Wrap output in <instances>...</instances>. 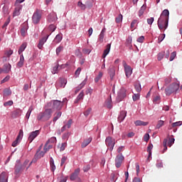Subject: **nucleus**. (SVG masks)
<instances>
[{
    "instance_id": "de8ad7c7",
    "label": "nucleus",
    "mask_w": 182,
    "mask_h": 182,
    "mask_svg": "<svg viewBox=\"0 0 182 182\" xmlns=\"http://www.w3.org/2000/svg\"><path fill=\"white\" fill-rule=\"evenodd\" d=\"M174 142H175L174 138H169L168 141V146L169 147L172 146V145L174 144Z\"/></svg>"
},
{
    "instance_id": "f704fd0d",
    "label": "nucleus",
    "mask_w": 182,
    "mask_h": 182,
    "mask_svg": "<svg viewBox=\"0 0 182 182\" xmlns=\"http://www.w3.org/2000/svg\"><path fill=\"white\" fill-rule=\"evenodd\" d=\"M33 107H32V106L29 107L28 110V112L26 114V118L27 119H28L30 118V116H31V112H33Z\"/></svg>"
},
{
    "instance_id": "423d86ee",
    "label": "nucleus",
    "mask_w": 182,
    "mask_h": 182,
    "mask_svg": "<svg viewBox=\"0 0 182 182\" xmlns=\"http://www.w3.org/2000/svg\"><path fill=\"white\" fill-rule=\"evenodd\" d=\"M105 144L109 147L110 151H112L114 149L115 144H116L115 139H112L111 136H107L105 140Z\"/></svg>"
},
{
    "instance_id": "a211bd4d",
    "label": "nucleus",
    "mask_w": 182,
    "mask_h": 182,
    "mask_svg": "<svg viewBox=\"0 0 182 182\" xmlns=\"http://www.w3.org/2000/svg\"><path fill=\"white\" fill-rule=\"evenodd\" d=\"M22 114V110L20 109H16L14 112H11V117L17 118L19 117Z\"/></svg>"
},
{
    "instance_id": "6ab92c4d",
    "label": "nucleus",
    "mask_w": 182,
    "mask_h": 182,
    "mask_svg": "<svg viewBox=\"0 0 182 182\" xmlns=\"http://www.w3.org/2000/svg\"><path fill=\"white\" fill-rule=\"evenodd\" d=\"M24 61H25L24 56L23 54H21L20 55L18 63H17V68H21L24 65Z\"/></svg>"
},
{
    "instance_id": "338daca9",
    "label": "nucleus",
    "mask_w": 182,
    "mask_h": 182,
    "mask_svg": "<svg viewBox=\"0 0 182 182\" xmlns=\"http://www.w3.org/2000/svg\"><path fill=\"white\" fill-rule=\"evenodd\" d=\"M13 105H14L13 101H7V102H4V104L5 107L12 106Z\"/></svg>"
},
{
    "instance_id": "20e7f679",
    "label": "nucleus",
    "mask_w": 182,
    "mask_h": 182,
    "mask_svg": "<svg viewBox=\"0 0 182 182\" xmlns=\"http://www.w3.org/2000/svg\"><path fill=\"white\" fill-rule=\"evenodd\" d=\"M169 20L159 18L157 21L158 28L160 31H166L168 26Z\"/></svg>"
},
{
    "instance_id": "9d476101",
    "label": "nucleus",
    "mask_w": 182,
    "mask_h": 182,
    "mask_svg": "<svg viewBox=\"0 0 182 182\" xmlns=\"http://www.w3.org/2000/svg\"><path fill=\"white\" fill-rule=\"evenodd\" d=\"M23 136V130H20L18 132V136H17V139H16V140L13 141V144H11V146H13V147H16L22 139Z\"/></svg>"
},
{
    "instance_id": "c756f323",
    "label": "nucleus",
    "mask_w": 182,
    "mask_h": 182,
    "mask_svg": "<svg viewBox=\"0 0 182 182\" xmlns=\"http://www.w3.org/2000/svg\"><path fill=\"white\" fill-rule=\"evenodd\" d=\"M83 97H85V94L83 92V91H81L80 93L79 94V95H77L75 101H74V103H77L79 102V101H80L81 100H83Z\"/></svg>"
},
{
    "instance_id": "37998d69",
    "label": "nucleus",
    "mask_w": 182,
    "mask_h": 182,
    "mask_svg": "<svg viewBox=\"0 0 182 182\" xmlns=\"http://www.w3.org/2000/svg\"><path fill=\"white\" fill-rule=\"evenodd\" d=\"M164 125V122L162 120H159L157 122V124L156 126V129H160L161 127Z\"/></svg>"
},
{
    "instance_id": "ea45409f",
    "label": "nucleus",
    "mask_w": 182,
    "mask_h": 182,
    "mask_svg": "<svg viewBox=\"0 0 182 182\" xmlns=\"http://www.w3.org/2000/svg\"><path fill=\"white\" fill-rule=\"evenodd\" d=\"M164 55H165V52H161L158 53V55H157L158 61H161L164 58Z\"/></svg>"
},
{
    "instance_id": "5fc2aeb1",
    "label": "nucleus",
    "mask_w": 182,
    "mask_h": 182,
    "mask_svg": "<svg viewBox=\"0 0 182 182\" xmlns=\"http://www.w3.org/2000/svg\"><path fill=\"white\" fill-rule=\"evenodd\" d=\"M166 38V34H161L158 38L159 43H161Z\"/></svg>"
},
{
    "instance_id": "4468645a",
    "label": "nucleus",
    "mask_w": 182,
    "mask_h": 182,
    "mask_svg": "<svg viewBox=\"0 0 182 182\" xmlns=\"http://www.w3.org/2000/svg\"><path fill=\"white\" fill-rule=\"evenodd\" d=\"M79 173H80V169L77 168L75 170L74 173H73L70 177V180L71 181H75L77 176H79Z\"/></svg>"
},
{
    "instance_id": "e433bc0d",
    "label": "nucleus",
    "mask_w": 182,
    "mask_h": 182,
    "mask_svg": "<svg viewBox=\"0 0 182 182\" xmlns=\"http://www.w3.org/2000/svg\"><path fill=\"white\" fill-rule=\"evenodd\" d=\"M59 67H60L59 65H56L55 66H54V67L53 68V70H52V74H53V75H55V74H58V73Z\"/></svg>"
},
{
    "instance_id": "4c0bfd02",
    "label": "nucleus",
    "mask_w": 182,
    "mask_h": 182,
    "mask_svg": "<svg viewBox=\"0 0 182 182\" xmlns=\"http://www.w3.org/2000/svg\"><path fill=\"white\" fill-rule=\"evenodd\" d=\"M134 87L138 93H139L141 91V84L139 82L135 83Z\"/></svg>"
},
{
    "instance_id": "dca6fc26",
    "label": "nucleus",
    "mask_w": 182,
    "mask_h": 182,
    "mask_svg": "<svg viewBox=\"0 0 182 182\" xmlns=\"http://www.w3.org/2000/svg\"><path fill=\"white\" fill-rule=\"evenodd\" d=\"M111 50V43H108L106 46V48L103 52V55H102V58L105 59L106 58V56L109 53Z\"/></svg>"
},
{
    "instance_id": "864d4df0",
    "label": "nucleus",
    "mask_w": 182,
    "mask_h": 182,
    "mask_svg": "<svg viewBox=\"0 0 182 182\" xmlns=\"http://www.w3.org/2000/svg\"><path fill=\"white\" fill-rule=\"evenodd\" d=\"M49 31H50L51 32H55V29H56V26L54 25V24H50L49 26V28H48Z\"/></svg>"
},
{
    "instance_id": "473e14b6",
    "label": "nucleus",
    "mask_w": 182,
    "mask_h": 182,
    "mask_svg": "<svg viewBox=\"0 0 182 182\" xmlns=\"http://www.w3.org/2000/svg\"><path fill=\"white\" fill-rule=\"evenodd\" d=\"M12 91L9 88H5L4 90V95L5 97H8L11 95Z\"/></svg>"
},
{
    "instance_id": "c03bdc74",
    "label": "nucleus",
    "mask_w": 182,
    "mask_h": 182,
    "mask_svg": "<svg viewBox=\"0 0 182 182\" xmlns=\"http://www.w3.org/2000/svg\"><path fill=\"white\" fill-rule=\"evenodd\" d=\"M13 53L14 51L12 50H6L5 55L9 58L13 55Z\"/></svg>"
},
{
    "instance_id": "6e6552de",
    "label": "nucleus",
    "mask_w": 182,
    "mask_h": 182,
    "mask_svg": "<svg viewBox=\"0 0 182 182\" xmlns=\"http://www.w3.org/2000/svg\"><path fill=\"white\" fill-rule=\"evenodd\" d=\"M123 66L124 68L125 75L127 77L129 78L132 74V68L130 67V65H127L124 60L123 61Z\"/></svg>"
},
{
    "instance_id": "49530a36",
    "label": "nucleus",
    "mask_w": 182,
    "mask_h": 182,
    "mask_svg": "<svg viewBox=\"0 0 182 182\" xmlns=\"http://www.w3.org/2000/svg\"><path fill=\"white\" fill-rule=\"evenodd\" d=\"M103 74L102 72H100L98 75L95 78V82L97 83L102 78Z\"/></svg>"
},
{
    "instance_id": "3c124183",
    "label": "nucleus",
    "mask_w": 182,
    "mask_h": 182,
    "mask_svg": "<svg viewBox=\"0 0 182 182\" xmlns=\"http://www.w3.org/2000/svg\"><path fill=\"white\" fill-rule=\"evenodd\" d=\"M21 170V165H16L15 171L16 174H18Z\"/></svg>"
},
{
    "instance_id": "c9c22d12",
    "label": "nucleus",
    "mask_w": 182,
    "mask_h": 182,
    "mask_svg": "<svg viewBox=\"0 0 182 182\" xmlns=\"http://www.w3.org/2000/svg\"><path fill=\"white\" fill-rule=\"evenodd\" d=\"M134 124H136V126H146L149 123L138 120L135 122Z\"/></svg>"
},
{
    "instance_id": "a878e982",
    "label": "nucleus",
    "mask_w": 182,
    "mask_h": 182,
    "mask_svg": "<svg viewBox=\"0 0 182 182\" xmlns=\"http://www.w3.org/2000/svg\"><path fill=\"white\" fill-rule=\"evenodd\" d=\"M27 26H23L20 30V33L23 36V38H25L27 35Z\"/></svg>"
},
{
    "instance_id": "774afa93",
    "label": "nucleus",
    "mask_w": 182,
    "mask_h": 182,
    "mask_svg": "<svg viewBox=\"0 0 182 182\" xmlns=\"http://www.w3.org/2000/svg\"><path fill=\"white\" fill-rule=\"evenodd\" d=\"M92 109L89 108L87 109L85 112H84V115L87 117L91 112Z\"/></svg>"
},
{
    "instance_id": "69168bd1",
    "label": "nucleus",
    "mask_w": 182,
    "mask_h": 182,
    "mask_svg": "<svg viewBox=\"0 0 182 182\" xmlns=\"http://www.w3.org/2000/svg\"><path fill=\"white\" fill-rule=\"evenodd\" d=\"M154 21V18L151 17L148 19H146V22H148V24L151 25L153 22Z\"/></svg>"
},
{
    "instance_id": "b1692460",
    "label": "nucleus",
    "mask_w": 182,
    "mask_h": 182,
    "mask_svg": "<svg viewBox=\"0 0 182 182\" xmlns=\"http://www.w3.org/2000/svg\"><path fill=\"white\" fill-rule=\"evenodd\" d=\"M109 75L110 76V79L112 80L114 76L115 75V69L113 66H110L109 69L108 70Z\"/></svg>"
},
{
    "instance_id": "2f4dec72",
    "label": "nucleus",
    "mask_w": 182,
    "mask_h": 182,
    "mask_svg": "<svg viewBox=\"0 0 182 182\" xmlns=\"http://www.w3.org/2000/svg\"><path fill=\"white\" fill-rule=\"evenodd\" d=\"M182 125V122H176L171 124V126L168 127V129H172L174 127H179Z\"/></svg>"
},
{
    "instance_id": "09e8293b",
    "label": "nucleus",
    "mask_w": 182,
    "mask_h": 182,
    "mask_svg": "<svg viewBox=\"0 0 182 182\" xmlns=\"http://www.w3.org/2000/svg\"><path fill=\"white\" fill-rule=\"evenodd\" d=\"M176 57V52L173 51L171 53L170 58H169V61L171 62L173 61Z\"/></svg>"
},
{
    "instance_id": "412c9836",
    "label": "nucleus",
    "mask_w": 182,
    "mask_h": 182,
    "mask_svg": "<svg viewBox=\"0 0 182 182\" xmlns=\"http://www.w3.org/2000/svg\"><path fill=\"white\" fill-rule=\"evenodd\" d=\"M62 112L60 111L55 112V114H53V122H57L62 116Z\"/></svg>"
},
{
    "instance_id": "bb28decb",
    "label": "nucleus",
    "mask_w": 182,
    "mask_h": 182,
    "mask_svg": "<svg viewBox=\"0 0 182 182\" xmlns=\"http://www.w3.org/2000/svg\"><path fill=\"white\" fill-rule=\"evenodd\" d=\"M63 40V34H58L54 38V43L56 44L60 43Z\"/></svg>"
},
{
    "instance_id": "f8f14e48",
    "label": "nucleus",
    "mask_w": 182,
    "mask_h": 182,
    "mask_svg": "<svg viewBox=\"0 0 182 182\" xmlns=\"http://www.w3.org/2000/svg\"><path fill=\"white\" fill-rule=\"evenodd\" d=\"M40 134V131L39 130H36L35 132H33L31 133H30L29 136L28 138V140L29 141V143H31L35 138H36L38 136V135Z\"/></svg>"
},
{
    "instance_id": "2eb2a0df",
    "label": "nucleus",
    "mask_w": 182,
    "mask_h": 182,
    "mask_svg": "<svg viewBox=\"0 0 182 182\" xmlns=\"http://www.w3.org/2000/svg\"><path fill=\"white\" fill-rule=\"evenodd\" d=\"M11 65L10 63H6L3 66V71H4V73L5 74L9 73L11 72Z\"/></svg>"
},
{
    "instance_id": "a19ab883",
    "label": "nucleus",
    "mask_w": 182,
    "mask_h": 182,
    "mask_svg": "<svg viewBox=\"0 0 182 182\" xmlns=\"http://www.w3.org/2000/svg\"><path fill=\"white\" fill-rule=\"evenodd\" d=\"M137 23H138V21H137V20H134V21L132 22L130 28H131V29H132V31H133L134 29H136V24H137Z\"/></svg>"
},
{
    "instance_id": "aec40b11",
    "label": "nucleus",
    "mask_w": 182,
    "mask_h": 182,
    "mask_svg": "<svg viewBox=\"0 0 182 182\" xmlns=\"http://www.w3.org/2000/svg\"><path fill=\"white\" fill-rule=\"evenodd\" d=\"M57 20L58 17L55 14H50L48 16V21H49L50 23L55 22Z\"/></svg>"
},
{
    "instance_id": "ddd939ff",
    "label": "nucleus",
    "mask_w": 182,
    "mask_h": 182,
    "mask_svg": "<svg viewBox=\"0 0 182 182\" xmlns=\"http://www.w3.org/2000/svg\"><path fill=\"white\" fill-rule=\"evenodd\" d=\"M159 18L169 21V11L168 9H164L161 12Z\"/></svg>"
},
{
    "instance_id": "c85d7f7f",
    "label": "nucleus",
    "mask_w": 182,
    "mask_h": 182,
    "mask_svg": "<svg viewBox=\"0 0 182 182\" xmlns=\"http://www.w3.org/2000/svg\"><path fill=\"white\" fill-rule=\"evenodd\" d=\"M50 167L53 173L56 170V166L55 165L54 159L53 158H50Z\"/></svg>"
},
{
    "instance_id": "39448f33",
    "label": "nucleus",
    "mask_w": 182,
    "mask_h": 182,
    "mask_svg": "<svg viewBox=\"0 0 182 182\" xmlns=\"http://www.w3.org/2000/svg\"><path fill=\"white\" fill-rule=\"evenodd\" d=\"M127 90L124 87H122L119 92L118 95L117 97V102H120L127 97Z\"/></svg>"
},
{
    "instance_id": "f257e3e1",
    "label": "nucleus",
    "mask_w": 182,
    "mask_h": 182,
    "mask_svg": "<svg viewBox=\"0 0 182 182\" xmlns=\"http://www.w3.org/2000/svg\"><path fill=\"white\" fill-rule=\"evenodd\" d=\"M44 111L40 112L37 116V119L38 121L47 122L50 120L53 114V110L52 109L48 108L46 105H44Z\"/></svg>"
},
{
    "instance_id": "7ed1b4c3",
    "label": "nucleus",
    "mask_w": 182,
    "mask_h": 182,
    "mask_svg": "<svg viewBox=\"0 0 182 182\" xmlns=\"http://www.w3.org/2000/svg\"><path fill=\"white\" fill-rule=\"evenodd\" d=\"M179 90V85L177 83H172L165 88V94L166 96H170Z\"/></svg>"
},
{
    "instance_id": "79ce46f5",
    "label": "nucleus",
    "mask_w": 182,
    "mask_h": 182,
    "mask_svg": "<svg viewBox=\"0 0 182 182\" xmlns=\"http://www.w3.org/2000/svg\"><path fill=\"white\" fill-rule=\"evenodd\" d=\"M106 106L108 109H112V100L111 98H109L107 101H106Z\"/></svg>"
},
{
    "instance_id": "4be33fe9",
    "label": "nucleus",
    "mask_w": 182,
    "mask_h": 182,
    "mask_svg": "<svg viewBox=\"0 0 182 182\" xmlns=\"http://www.w3.org/2000/svg\"><path fill=\"white\" fill-rule=\"evenodd\" d=\"M127 112L126 111H122L120 112V114H119V116L118 117L119 122H122L124 121V119L127 117Z\"/></svg>"
},
{
    "instance_id": "6e6d98bb",
    "label": "nucleus",
    "mask_w": 182,
    "mask_h": 182,
    "mask_svg": "<svg viewBox=\"0 0 182 182\" xmlns=\"http://www.w3.org/2000/svg\"><path fill=\"white\" fill-rule=\"evenodd\" d=\"M123 16L122 14H119L115 19L117 23H120L122 21Z\"/></svg>"
},
{
    "instance_id": "680f3d73",
    "label": "nucleus",
    "mask_w": 182,
    "mask_h": 182,
    "mask_svg": "<svg viewBox=\"0 0 182 182\" xmlns=\"http://www.w3.org/2000/svg\"><path fill=\"white\" fill-rule=\"evenodd\" d=\"M85 85H86V79L84 80L79 85L78 87H80V89H82L83 87H85Z\"/></svg>"
},
{
    "instance_id": "1a4fd4ad",
    "label": "nucleus",
    "mask_w": 182,
    "mask_h": 182,
    "mask_svg": "<svg viewBox=\"0 0 182 182\" xmlns=\"http://www.w3.org/2000/svg\"><path fill=\"white\" fill-rule=\"evenodd\" d=\"M41 14L39 12L36 11L32 16V22L35 24L38 23L41 19Z\"/></svg>"
},
{
    "instance_id": "0eeeda50",
    "label": "nucleus",
    "mask_w": 182,
    "mask_h": 182,
    "mask_svg": "<svg viewBox=\"0 0 182 182\" xmlns=\"http://www.w3.org/2000/svg\"><path fill=\"white\" fill-rule=\"evenodd\" d=\"M124 160V156L122 155V154H119L116 156L115 166L117 168H119V167H121Z\"/></svg>"
},
{
    "instance_id": "5701e85b",
    "label": "nucleus",
    "mask_w": 182,
    "mask_h": 182,
    "mask_svg": "<svg viewBox=\"0 0 182 182\" xmlns=\"http://www.w3.org/2000/svg\"><path fill=\"white\" fill-rule=\"evenodd\" d=\"M0 182H8V176L6 172H2L1 173Z\"/></svg>"
},
{
    "instance_id": "f3484780",
    "label": "nucleus",
    "mask_w": 182,
    "mask_h": 182,
    "mask_svg": "<svg viewBox=\"0 0 182 182\" xmlns=\"http://www.w3.org/2000/svg\"><path fill=\"white\" fill-rule=\"evenodd\" d=\"M154 148V145L151 143H149V144H148V148L146 149V151H148V159H146V160L150 161V157H151L152 155V152L151 150Z\"/></svg>"
},
{
    "instance_id": "a18cd8bd",
    "label": "nucleus",
    "mask_w": 182,
    "mask_h": 182,
    "mask_svg": "<svg viewBox=\"0 0 182 182\" xmlns=\"http://www.w3.org/2000/svg\"><path fill=\"white\" fill-rule=\"evenodd\" d=\"M145 10H146V6L144 5L141 7V9L139 11V16L140 17L144 14Z\"/></svg>"
},
{
    "instance_id": "052dcab7",
    "label": "nucleus",
    "mask_w": 182,
    "mask_h": 182,
    "mask_svg": "<svg viewBox=\"0 0 182 182\" xmlns=\"http://www.w3.org/2000/svg\"><path fill=\"white\" fill-rule=\"evenodd\" d=\"M67 147V143H63L60 146V151H63Z\"/></svg>"
},
{
    "instance_id": "f03ea898",
    "label": "nucleus",
    "mask_w": 182,
    "mask_h": 182,
    "mask_svg": "<svg viewBox=\"0 0 182 182\" xmlns=\"http://www.w3.org/2000/svg\"><path fill=\"white\" fill-rule=\"evenodd\" d=\"M46 107L51 109L53 112L55 110L60 111L63 107V102L59 101V100H51L49 102H46Z\"/></svg>"
},
{
    "instance_id": "603ef678",
    "label": "nucleus",
    "mask_w": 182,
    "mask_h": 182,
    "mask_svg": "<svg viewBox=\"0 0 182 182\" xmlns=\"http://www.w3.org/2000/svg\"><path fill=\"white\" fill-rule=\"evenodd\" d=\"M73 124V119H69L65 125L66 126L67 129L71 128L72 124Z\"/></svg>"
},
{
    "instance_id": "8fccbe9b",
    "label": "nucleus",
    "mask_w": 182,
    "mask_h": 182,
    "mask_svg": "<svg viewBox=\"0 0 182 182\" xmlns=\"http://www.w3.org/2000/svg\"><path fill=\"white\" fill-rule=\"evenodd\" d=\"M77 6H78L82 10H85V9H86V4H83L81 1H78Z\"/></svg>"
},
{
    "instance_id": "e2e57ef3",
    "label": "nucleus",
    "mask_w": 182,
    "mask_h": 182,
    "mask_svg": "<svg viewBox=\"0 0 182 182\" xmlns=\"http://www.w3.org/2000/svg\"><path fill=\"white\" fill-rule=\"evenodd\" d=\"M68 160V157L67 156H63L61 159V163H60V166H64L65 163L66 162V161Z\"/></svg>"
},
{
    "instance_id": "7c9ffc66",
    "label": "nucleus",
    "mask_w": 182,
    "mask_h": 182,
    "mask_svg": "<svg viewBox=\"0 0 182 182\" xmlns=\"http://www.w3.org/2000/svg\"><path fill=\"white\" fill-rule=\"evenodd\" d=\"M26 47H27L26 43H22L18 49V55H21L22 52H23L26 50Z\"/></svg>"
},
{
    "instance_id": "cd10ccee",
    "label": "nucleus",
    "mask_w": 182,
    "mask_h": 182,
    "mask_svg": "<svg viewBox=\"0 0 182 182\" xmlns=\"http://www.w3.org/2000/svg\"><path fill=\"white\" fill-rule=\"evenodd\" d=\"M92 139L91 137H90V138L86 139L85 140H84V141L81 144V147L82 148L86 147L92 141Z\"/></svg>"
},
{
    "instance_id": "393cba45",
    "label": "nucleus",
    "mask_w": 182,
    "mask_h": 182,
    "mask_svg": "<svg viewBox=\"0 0 182 182\" xmlns=\"http://www.w3.org/2000/svg\"><path fill=\"white\" fill-rule=\"evenodd\" d=\"M22 9L21 5H16V9H14V13L13 16H16L20 15V11Z\"/></svg>"
},
{
    "instance_id": "13d9d810",
    "label": "nucleus",
    "mask_w": 182,
    "mask_h": 182,
    "mask_svg": "<svg viewBox=\"0 0 182 182\" xmlns=\"http://www.w3.org/2000/svg\"><path fill=\"white\" fill-rule=\"evenodd\" d=\"M139 98H140V94H139V92L136 93V94H134V95H133V100H134V101H137V100H139Z\"/></svg>"
},
{
    "instance_id": "9b49d317",
    "label": "nucleus",
    "mask_w": 182,
    "mask_h": 182,
    "mask_svg": "<svg viewBox=\"0 0 182 182\" xmlns=\"http://www.w3.org/2000/svg\"><path fill=\"white\" fill-rule=\"evenodd\" d=\"M48 38H49V36H47V37H43V38H42L41 39L39 40V43L37 46V48L39 50L43 49L44 44L47 42Z\"/></svg>"
},
{
    "instance_id": "4d7b16f0",
    "label": "nucleus",
    "mask_w": 182,
    "mask_h": 182,
    "mask_svg": "<svg viewBox=\"0 0 182 182\" xmlns=\"http://www.w3.org/2000/svg\"><path fill=\"white\" fill-rule=\"evenodd\" d=\"M80 72H82V68H78L75 72V75L76 76V77H79V75H80Z\"/></svg>"
},
{
    "instance_id": "bf43d9fd",
    "label": "nucleus",
    "mask_w": 182,
    "mask_h": 182,
    "mask_svg": "<svg viewBox=\"0 0 182 182\" xmlns=\"http://www.w3.org/2000/svg\"><path fill=\"white\" fill-rule=\"evenodd\" d=\"M161 100V97L160 95H156V97H154V103H159Z\"/></svg>"
},
{
    "instance_id": "0e129e2a",
    "label": "nucleus",
    "mask_w": 182,
    "mask_h": 182,
    "mask_svg": "<svg viewBox=\"0 0 182 182\" xmlns=\"http://www.w3.org/2000/svg\"><path fill=\"white\" fill-rule=\"evenodd\" d=\"M3 12L5 15L9 14V8L7 6H4V8H3Z\"/></svg>"
},
{
    "instance_id": "72a5a7b5",
    "label": "nucleus",
    "mask_w": 182,
    "mask_h": 182,
    "mask_svg": "<svg viewBox=\"0 0 182 182\" xmlns=\"http://www.w3.org/2000/svg\"><path fill=\"white\" fill-rule=\"evenodd\" d=\"M167 143H168V139H164L163 141V146H164V149L162 153L164 154L165 151H167L168 147H167Z\"/></svg>"
},
{
    "instance_id": "58836bf2",
    "label": "nucleus",
    "mask_w": 182,
    "mask_h": 182,
    "mask_svg": "<svg viewBox=\"0 0 182 182\" xmlns=\"http://www.w3.org/2000/svg\"><path fill=\"white\" fill-rule=\"evenodd\" d=\"M56 141H57L56 137H51L46 143V144H49L50 143L55 144V143H56Z\"/></svg>"
}]
</instances>
